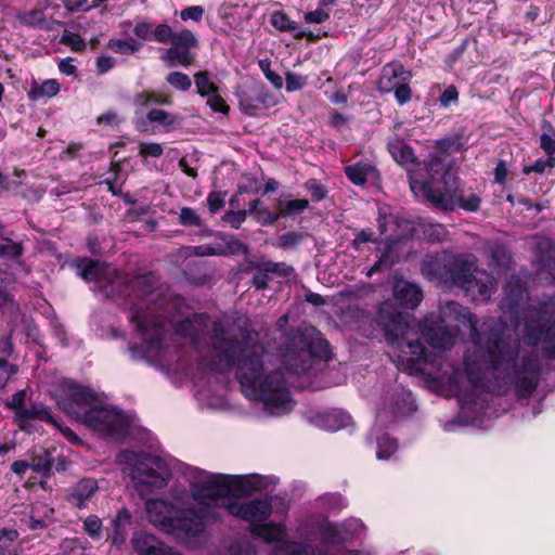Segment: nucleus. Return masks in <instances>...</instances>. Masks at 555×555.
<instances>
[{
    "instance_id": "nucleus-54",
    "label": "nucleus",
    "mask_w": 555,
    "mask_h": 555,
    "mask_svg": "<svg viewBox=\"0 0 555 555\" xmlns=\"http://www.w3.org/2000/svg\"><path fill=\"white\" fill-rule=\"evenodd\" d=\"M255 102L258 104V109L260 107L269 108L276 104L275 99L263 88L255 90Z\"/></svg>"
},
{
    "instance_id": "nucleus-53",
    "label": "nucleus",
    "mask_w": 555,
    "mask_h": 555,
    "mask_svg": "<svg viewBox=\"0 0 555 555\" xmlns=\"http://www.w3.org/2000/svg\"><path fill=\"white\" fill-rule=\"evenodd\" d=\"M304 20L307 24H322L330 20V13L320 5L314 11L306 12Z\"/></svg>"
},
{
    "instance_id": "nucleus-7",
    "label": "nucleus",
    "mask_w": 555,
    "mask_h": 555,
    "mask_svg": "<svg viewBox=\"0 0 555 555\" xmlns=\"http://www.w3.org/2000/svg\"><path fill=\"white\" fill-rule=\"evenodd\" d=\"M426 170L429 175L427 181L417 180L412 177L411 190L421 193L436 207L444 210H453L460 207L466 211H477L481 198L474 192L465 193L460 189L459 180L449 170H444V164L438 154H431L426 163Z\"/></svg>"
},
{
    "instance_id": "nucleus-30",
    "label": "nucleus",
    "mask_w": 555,
    "mask_h": 555,
    "mask_svg": "<svg viewBox=\"0 0 555 555\" xmlns=\"http://www.w3.org/2000/svg\"><path fill=\"white\" fill-rule=\"evenodd\" d=\"M537 249L540 253L539 261L541 270H555V248L548 238H541L537 243Z\"/></svg>"
},
{
    "instance_id": "nucleus-25",
    "label": "nucleus",
    "mask_w": 555,
    "mask_h": 555,
    "mask_svg": "<svg viewBox=\"0 0 555 555\" xmlns=\"http://www.w3.org/2000/svg\"><path fill=\"white\" fill-rule=\"evenodd\" d=\"M271 25L280 31L293 33L294 37L301 39L304 37L314 38L311 33L300 30L298 24L289 18L283 11H274L270 18Z\"/></svg>"
},
{
    "instance_id": "nucleus-14",
    "label": "nucleus",
    "mask_w": 555,
    "mask_h": 555,
    "mask_svg": "<svg viewBox=\"0 0 555 555\" xmlns=\"http://www.w3.org/2000/svg\"><path fill=\"white\" fill-rule=\"evenodd\" d=\"M197 44L198 41L195 35L189 29H183L176 34L170 48L162 55V60L167 62L168 67H175L176 65L190 66L194 62L191 49L196 48Z\"/></svg>"
},
{
    "instance_id": "nucleus-59",
    "label": "nucleus",
    "mask_w": 555,
    "mask_h": 555,
    "mask_svg": "<svg viewBox=\"0 0 555 555\" xmlns=\"http://www.w3.org/2000/svg\"><path fill=\"white\" fill-rule=\"evenodd\" d=\"M206 98L208 99L207 104L211 107L212 111L220 113H227L229 111L228 105L225 104L221 95L218 93V91L210 93V95Z\"/></svg>"
},
{
    "instance_id": "nucleus-36",
    "label": "nucleus",
    "mask_w": 555,
    "mask_h": 555,
    "mask_svg": "<svg viewBox=\"0 0 555 555\" xmlns=\"http://www.w3.org/2000/svg\"><path fill=\"white\" fill-rule=\"evenodd\" d=\"M52 463V454L49 451H43L41 454L33 457L30 466L36 473L47 477L51 473Z\"/></svg>"
},
{
    "instance_id": "nucleus-41",
    "label": "nucleus",
    "mask_w": 555,
    "mask_h": 555,
    "mask_svg": "<svg viewBox=\"0 0 555 555\" xmlns=\"http://www.w3.org/2000/svg\"><path fill=\"white\" fill-rule=\"evenodd\" d=\"M108 48L115 52L120 54H133L140 49V44L134 40H121V39H112L108 42Z\"/></svg>"
},
{
    "instance_id": "nucleus-37",
    "label": "nucleus",
    "mask_w": 555,
    "mask_h": 555,
    "mask_svg": "<svg viewBox=\"0 0 555 555\" xmlns=\"http://www.w3.org/2000/svg\"><path fill=\"white\" fill-rule=\"evenodd\" d=\"M423 233L425 237L430 242H446L449 236V231L441 223H427L424 225Z\"/></svg>"
},
{
    "instance_id": "nucleus-58",
    "label": "nucleus",
    "mask_w": 555,
    "mask_h": 555,
    "mask_svg": "<svg viewBox=\"0 0 555 555\" xmlns=\"http://www.w3.org/2000/svg\"><path fill=\"white\" fill-rule=\"evenodd\" d=\"M204 15V9L201 5L188 7L180 12L182 21H194L199 22Z\"/></svg>"
},
{
    "instance_id": "nucleus-4",
    "label": "nucleus",
    "mask_w": 555,
    "mask_h": 555,
    "mask_svg": "<svg viewBox=\"0 0 555 555\" xmlns=\"http://www.w3.org/2000/svg\"><path fill=\"white\" fill-rule=\"evenodd\" d=\"M57 405L85 426L114 438L122 437L129 426L128 417L106 404L90 387L74 380H63L55 393Z\"/></svg>"
},
{
    "instance_id": "nucleus-50",
    "label": "nucleus",
    "mask_w": 555,
    "mask_h": 555,
    "mask_svg": "<svg viewBox=\"0 0 555 555\" xmlns=\"http://www.w3.org/2000/svg\"><path fill=\"white\" fill-rule=\"evenodd\" d=\"M164 149L162 144L156 142H142L139 144V155L144 157L158 158L163 155Z\"/></svg>"
},
{
    "instance_id": "nucleus-33",
    "label": "nucleus",
    "mask_w": 555,
    "mask_h": 555,
    "mask_svg": "<svg viewBox=\"0 0 555 555\" xmlns=\"http://www.w3.org/2000/svg\"><path fill=\"white\" fill-rule=\"evenodd\" d=\"M16 415L21 421L41 420V421H47V422H50V423L56 425V423L50 415L49 411L44 406H40V405H34L31 408L20 409L16 412Z\"/></svg>"
},
{
    "instance_id": "nucleus-8",
    "label": "nucleus",
    "mask_w": 555,
    "mask_h": 555,
    "mask_svg": "<svg viewBox=\"0 0 555 555\" xmlns=\"http://www.w3.org/2000/svg\"><path fill=\"white\" fill-rule=\"evenodd\" d=\"M145 511L155 527L188 543L204 532L208 517L202 509H178L172 504L156 499L146 500Z\"/></svg>"
},
{
    "instance_id": "nucleus-49",
    "label": "nucleus",
    "mask_w": 555,
    "mask_h": 555,
    "mask_svg": "<svg viewBox=\"0 0 555 555\" xmlns=\"http://www.w3.org/2000/svg\"><path fill=\"white\" fill-rule=\"evenodd\" d=\"M176 34L173 33L172 28L166 24L162 23L157 25L153 33V40L159 43H166L168 41H172Z\"/></svg>"
},
{
    "instance_id": "nucleus-46",
    "label": "nucleus",
    "mask_w": 555,
    "mask_h": 555,
    "mask_svg": "<svg viewBox=\"0 0 555 555\" xmlns=\"http://www.w3.org/2000/svg\"><path fill=\"white\" fill-rule=\"evenodd\" d=\"M286 81V91L294 92L301 90L308 82V78L302 75L294 74L292 72L286 73L285 77Z\"/></svg>"
},
{
    "instance_id": "nucleus-31",
    "label": "nucleus",
    "mask_w": 555,
    "mask_h": 555,
    "mask_svg": "<svg viewBox=\"0 0 555 555\" xmlns=\"http://www.w3.org/2000/svg\"><path fill=\"white\" fill-rule=\"evenodd\" d=\"M248 212L254 215L256 221L262 225H270L281 218L280 211L271 212L268 207L262 205L260 199L250 203Z\"/></svg>"
},
{
    "instance_id": "nucleus-57",
    "label": "nucleus",
    "mask_w": 555,
    "mask_h": 555,
    "mask_svg": "<svg viewBox=\"0 0 555 555\" xmlns=\"http://www.w3.org/2000/svg\"><path fill=\"white\" fill-rule=\"evenodd\" d=\"M17 367L0 358V387H4L10 377L16 374Z\"/></svg>"
},
{
    "instance_id": "nucleus-63",
    "label": "nucleus",
    "mask_w": 555,
    "mask_h": 555,
    "mask_svg": "<svg viewBox=\"0 0 555 555\" xmlns=\"http://www.w3.org/2000/svg\"><path fill=\"white\" fill-rule=\"evenodd\" d=\"M133 33L140 39L152 40L154 30L152 29V24L147 22H140L133 28Z\"/></svg>"
},
{
    "instance_id": "nucleus-40",
    "label": "nucleus",
    "mask_w": 555,
    "mask_h": 555,
    "mask_svg": "<svg viewBox=\"0 0 555 555\" xmlns=\"http://www.w3.org/2000/svg\"><path fill=\"white\" fill-rule=\"evenodd\" d=\"M23 246L22 243L13 242L10 238H2L0 241V257L15 259L22 256Z\"/></svg>"
},
{
    "instance_id": "nucleus-22",
    "label": "nucleus",
    "mask_w": 555,
    "mask_h": 555,
    "mask_svg": "<svg viewBox=\"0 0 555 555\" xmlns=\"http://www.w3.org/2000/svg\"><path fill=\"white\" fill-rule=\"evenodd\" d=\"M393 296L401 306L415 309L423 300V291L417 284L398 280L393 286Z\"/></svg>"
},
{
    "instance_id": "nucleus-42",
    "label": "nucleus",
    "mask_w": 555,
    "mask_h": 555,
    "mask_svg": "<svg viewBox=\"0 0 555 555\" xmlns=\"http://www.w3.org/2000/svg\"><path fill=\"white\" fill-rule=\"evenodd\" d=\"M309 206V202L305 198L292 199L279 210L281 217L294 216L304 212Z\"/></svg>"
},
{
    "instance_id": "nucleus-5",
    "label": "nucleus",
    "mask_w": 555,
    "mask_h": 555,
    "mask_svg": "<svg viewBox=\"0 0 555 555\" xmlns=\"http://www.w3.org/2000/svg\"><path fill=\"white\" fill-rule=\"evenodd\" d=\"M137 285L142 288L143 298L133 305L129 319L135 325L142 338V345L130 347V356L133 360H158L165 349L164 340L167 332L163 291L154 287L156 279L152 274L138 278Z\"/></svg>"
},
{
    "instance_id": "nucleus-48",
    "label": "nucleus",
    "mask_w": 555,
    "mask_h": 555,
    "mask_svg": "<svg viewBox=\"0 0 555 555\" xmlns=\"http://www.w3.org/2000/svg\"><path fill=\"white\" fill-rule=\"evenodd\" d=\"M83 529L92 539H99L102 531V521L98 516L90 515L83 521Z\"/></svg>"
},
{
    "instance_id": "nucleus-12",
    "label": "nucleus",
    "mask_w": 555,
    "mask_h": 555,
    "mask_svg": "<svg viewBox=\"0 0 555 555\" xmlns=\"http://www.w3.org/2000/svg\"><path fill=\"white\" fill-rule=\"evenodd\" d=\"M524 338L528 345H541L546 358L555 359V300L529 306L524 313Z\"/></svg>"
},
{
    "instance_id": "nucleus-34",
    "label": "nucleus",
    "mask_w": 555,
    "mask_h": 555,
    "mask_svg": "<svg viewBox=\"0 0 555 555\" xmlns=\"http://www.w3.org/2000/svg\"><path fill=\"white\" fill-rule=\"evenodd\" d=\"M146 120L151 124H156L164 128H171L177 124L178 118L176 115L163 109L153 108L147 112Z\"/></svg>"
},
{
    "instance_id": "nucleus-47",
    "label": "nucleus",
    "mask_w": 555,
    "mask_h": 555,
    "mask_svg": "<svg viewBox=\"0 0 555 555\" xmlns=\"http://www.w3.org/2000/svg\"><path fill=\"white\" fill-rule=\"evenodd\" d=\"M225 192L214 191L210 192L207 196L208 209L211 214L218 212L225 205Z\"/></svg>"
},
{
    "instance_id": "nucleus-6",
    "label": "nucleus",
    "mask_w": 555,
    "mask_h": 555,
    "mask_svg": "<svg viewBox=\"0 0 555 555\" xmlns=\"http://www.w3.org/2000/svg\"><path fill=\"white\" fill-rule=\"evenodd\" d=\"M183 476L198 504L225 508L233 498L250 495L268 487L267 478L260 475L212 474L190 465H185Z\"/></svg>"
},
{
    "instance_id": "nucleus-62",
    "label": "nucleus",
    "mask_w": 555,
    "mask_h": 555,
    "mask_svg": "<svg viewBox=\"0 0 555 555\" xmlns=\"http://www.w3.org/2000/svg\"><path fill=\"white\" fill-rule=\"evenodd\" d=\"M552 130V134L543 133L540 138L541 147L544 150L547 156H554L555 154V130Z\"/></svg>"
},
{
    "instance_id": "nucleus-28",
    "label": "nucleus",
    "mask_w": 555,
    "mask_h": 555,
    "mask_svg": "<svg viewBox=\"0 0 555 555\" xmlns=\"http://www.w3.org/2000/svg\"><path fill=\"white\" fill-rule=\"evenodd\" d=\"M483 253L489 259V266L498 268H507L511 263V253L502 244H490L485 248Z\"/></svg>"
},
{
    "instance_id": "nucleus-24",
    "label": "nucleus",
    "mask_w": 555,
    "mask_h": 555,
    "mask_svg": "<svg viewBox=\"0 0 555 555\" xmlns=\"http://www.w3.org/2000/svg\"><path fill=\"white\" fill-rule=\"evenodd\" d=\"M345 175L356 185H364L369 181L378 179V170L369 162H359L353 165L346 166Z\"/></svg>"
},
{
    "instance_id": "nucleus-44",
    "label": "nucleus",
    "mask_w": 555,
    "mask_h": 555,
    "mask_svg": "<svg viewBox=\"0 0 555 555\" xmlns=\"http://www.w3.org/2000/svg\"><path fill=\"white\" fill-rule=\"evenodd\" d=\"M18 533L14 529L0 530V555H10Z\"/></svg>"
},
{
    "instance_id": "nucleus-17",
    "label": "nucleus",
    "mask_w": 555,
    "mask_h": 555,
    "mask_svg": "<svg viewBox=\"0 0 555 555\" xmlns=\"http://www.w3.org/2000/svg\"><path fill=\"white\" fill-rule=\"evenodd\" d=\"M459 327L441 323L425 325L422 334L431 348L441 350L450 349L459 336Z\"/></svg>"
},
{
    "instance_id": "nucleus-45",
    "label": "nucleus",
    "mask_w": 555,
    "mask_h": 555,
    "mask_svg": "<svg viewBox=\"0 0 555 555\" xmlns=\"http://www.w3.org/2000/svg\"><path fill=\"white\" fill-rule=\"evenodd\" d=\"M179 221L182 225L185 227H197L201 228L204 225L201 217L195 212L194 209L190 207H182L179 215Z\"/></svg>"
},
{
    "instance_id": "nucleus-35",
    "label": "nucleus",
    "mask_w": 555,
    "mask_h": 555,
    "mask_svg": "<svg viewBox=\"0 0 555 555\" xmlns=\"http://www.w3.org/2000/svg\"><path fill=\"white\" fill-rule=\"evenodd\" d=\"M151 103L169 105L171 99L168 95L156 94L147 91L138 93L134 96V104L138 108H146Z\"/></svg>"
},
{
    "instance_id": "nucleus-27",
    "label": "nucleus",
    "mask_w": 555,
    "mask_h": 555,
    "mask_svg": "<svg viewBox=\"0 0 555 555\" xmlns=\"http://www.w3.org/2000/svg\"><path fill=\"white\" fill-rule=\"evenodd\" d=\"M253 533L261 539H263L266 542H278V544L281 541H284L285 535V527L281 524H259L254 527Z\"/></svg>"
},
{
    "instance_id": "nucleus-19",
    "label": "nucleus",
    "mask_w": 555,
    "mask_h": 555,
    "mask_svg": "<svg viewBox=\"0 0 555 555\" xmlns=\"http://www.w3.org/2000/svg\"><path fill=\"white\" fill-rule=\"evenodd\" d=\"M410 79L411 73L406 72L402 64L389 63L382 69V74L377 82V90L382 93H389L402 81H409Z\"/></svg>"
},
{
    "instance_id": "nucleus-3",
    "label": "nucleus",
    "mask_w": 555,
    "mask_h": 555,
    "mask_svg": "<svg viewBox=\"0 0 555 555\" xmlns=\"http://www.w3.org/2000/svg\"><path fill=\"white\" fill-rule=\"evenodd\" d=\"M421 273L438 285L461 288L473 300L487 301L495 289L492 274L479 269L477 257L469 253L428 254L422 259Z\"/></svg>"
},
{
    "instance_id": "nucleus-64",
    "label": "nucleus",
    "mask_w": 555,
    "mask_h": 555,
    "mask_svg": "<svg viewBox=\"0 0 555 555\" xmlns=\"http://www.w3.org/2000/svg\"><path fill=\"white\" fill-rule=\"evenodd\" d=\"M306 188L317 201L323 199L326 195L324 186L315 179L308 180Z\"/></svg>"
},
{
    "instance_id": "nucleus-26",
    "label": "nucleus",
    "mask_w": 555,
    "mask_h": 555,
    "mask_svg": "<svg viewBox=\"0 0 555 555\" xmlns=\"http://www.w3.org/2000/svg\"><path fill=\"white\" fill-rule=\"evenodd\" d=\"M77 269L78 275L88 282L104 279L108 271V267L105 263L92 259L80 260L77 263Z\"/></svg>"
},
{
    "instance_id": "nucleus-2",
    "label": "nucleus",
    "mask_w": 555,
    "mask_h": 555,
    "mask_svg": "<svg viewBox=\"0 0 555 555\" xmlns=\"http://www.w3.org/2000/svg\"><path fill=\"white\" fill-rule=\"evenodd\" d=\"M175 332L196 345L207 336L211 358L203 359L199 366L214 373L235 369L244 396L261 402L268 414L281 416L293 410L295 401L283 373L271 367V354L251 335L242 331L237 335L224 322L205 314L178 322Z\"/></svg>"
},
{
    "instance_id": "nucleus-16",
    "label": "nucleus",
    "mask_w": 555,
    "mask_h": 555,
    "mask_svg": "<svg viewBox=\"0 0 555 555\" xmlns=\"http://www.w3.org/2000/svg\"><path fill=\"white\" fill-rule=\"evenodd\" d=\"M250 270L253 272V285L257 289L267 288L272 275L286 278L293 272L291 266L271 260H261L253 263Z\"/></svg>"
},
{
    "instance_id": "nucleus-20",
    "label": "nucleus",
    "mask_w": 555,
    "mask_h": 555,
    "mask_svg": "<svg viewBox=\"0 0 555 555\" xmlns=\"http://www.w3.org/2000/svg\"><path fill=\"white\" fill-rule=\"evenodd\" d=\"M308 418L318 427L330 431L339 430L351 424V416L341 410L325 413L310 412Z\"/></svg>"
},
{
    "instance_id": "nucleus-9",
    "label": "nucleus",
    "mask_w": 555,
    "mask_h": 555,
    "mask_svg": "<svg viewBox=\"0 0 555 555\" xmlns=\"http://www.w3.org/2000/svg\"><path fill=\"white\" fill-rule=\"evenodd\" d=\"M415 409L412 393L401 386L393 387L384 398L383 405L378 409L376 422L369 440L373 438L377 444L376 457L388 460L397 451V441L383 431L386 423H392L397 418L408 415Z\"/></svg>"
},
{
    "instance_id": "nucleus-18",
    "label": "nucleus",
    "mask_w": 555,
    "mask_h": 555,
    "mask_svg": "<svg viewBox=\"0 0 555 555\" xmlns=\"http://www.w3.org/2000/svg\"><path fill=\"white\" fill-rule=\"evenodd\" d=\"M131 542L139 555H180L154 535L145 532L134 533Z\"/></svg>"
},
{
    "instance_id": "nucleus-56",
    "label": "nucleus",
    "mask_w": 555,
    "mask_h": 555,
    "mask_svg": "<svg viewBox=\"0 0 555 555\" xmlns=\"http://www.w3.org/2000/svg\"><path fill=\"white\" fill-rule=\"evenodd\" d=\"M247 214H249L248 210L228 211L224 214L223 220L232 228L238 229L246 220Z\"/></svg>"
},
{
    "instance_id": "nucleus-10",
    "label": "nucleus",
    "mask_w": 555,
    "mask_h": 555,
    "mask_svg": "<svg viewBox=\"0 0 555 555\" xmlns=\"http://www.w3.org/2000/svg\"><path fill=\"white\" fill-rule=\"evenodd\" d=\"M117 463L124 465V470L141 492L144 489L160 490L168 485L171 478L169 464L164 459L151 453L125 450L118 453Z\"/></svg>"
},
{
    "instance_id": "nucleus-23",
    "label": "nucleus",
    "mask_w": 555,
    "mask_h": 555,
    "mask_svg": "<svg viewBox=\"0 0 555 555\" xmlns=\"http://www.w3.org/2000/svg\"><path fill=\"white\" fill-rule=\"evenodd\" d=\"M388 151L391 154L392 158L402 167L408 170L409 181L411 182L412 177L421 180L414 172L413 167L416 165V156L413 153V150L402 142L401 140H396L393 142L388 143Z\"/></svg>"
},
{
    "instance_id": "nucleus-11",
    "label": "nucleus",
    "mask_w": 555,
    "mask_h": 555,
    "mask_svg": "<svg viewBox=\"0 0 555 555\" xmlns=\"http://www.w3.org/2000/svg\"><path fill=\"white\" fill-rule=\"evenodd\" d=\"M330 357L327 340L314 327H305L289 336L282 352L283 363L295 374L310 370L314 358L327 360Z\"/></svg>"
},
{
    "instance_id": "nucleus-43",
    "label": "nucleus",
    "mask_w": 555,
    "mask_h": 555,
    "mask_svg": "<svg viewBox=\"0 0 555 555\" xmlns=\"http://www.w3.org/2000/svg\"><path fill=\"white\" fill-rule=\"evenodd\" d=\"M166 81L180 91H188L192 86L190 77L181 72H170L166 77Z\"/></svg>"
},
{
    "instance_id": "nucleus-32",
    "label": "nucleus",
    "mask_w": 555,
    "mask_h": 555,
    "mask_svg": "<svg viewBox=\"0 0 555 555\" xmlns=\"http://www.w3.org/2000/svg\"><path fill=\"white\" fill-rule=\"evenodd\" d=\"M15 17L23 26L31 28H41L46 24L44 12L40 9L18 12Z\"/></svg>"
},
{
    "instance_id": "nucleus-52",
    "label": "nucleus",
    "mask_w": 555,
    "mask_h": 555,
    "mask_svg": "<svg viewBox=\"0 0 555 555\" xmlns=\"http://www.w3.org/2000/svg\"><path fill=\"white\" fill-rule=\"evenodd\" d=\"M555 167V157L554 156H547L546 159H537L533 165L525 167L524 172L526 175L530 172H537V173H543L547 168H554Z\"/></svg>"
},
{
    "instance_id": "nucleus-39",
    "label": "nucleus",
    "mask_w": 555,
    "mask_h": 555,
    "mask_svg": "<svg viewBox=\"0 0 555 555\" xmlns=\"http://www.w3.org/2000/svg\"><path fill=\"white\" fill-rule=\"evenodd\" d=\"M0 310L3 314L16 318L20 313L17 302H15L13 295L5 288L0 287Z\"/></svg>"
},
{
    "instance_id": "nucleus-29",
    "label": "nucleus",
    "mask_w": 555,
    "mask_h": 555,
    "mask_svg": "<svg viewBox=\"0 0 555 555\" xmlns=\"http://www.w3.org/2000/svg\"><path fill=\"white\" fill-rule=\"evenodd\" d=\"M60 91V83L55 79H47L40 83L33 82L28 91L31 101H39L56 95Z\"/></svg>"
},
{
    "instance_id": "nucleus-51",
    "label": "nucleus",
    "mask_w": 555,
    "mask_h": 555,
    "mask_svg": "<svg viewBox=\"0 0 555 555\" xmlns=\"http://www.w3.org/2000/svg\"><path fill=\"white\" fill-rule=\"evenodd\" d=\"M61 41L64 44L70 47L74 51L80 52L86 48L83 39L79 35L72 31L65 30L62 35Z\"/></svg>"
},
{
    "instance_id": "nucleus-21",
    "label": "nucleus",
    "mask_w": 555,
    "mask_h": 555,
    "mask_svg": "<svg viewBox=\"0 0 555 555\" xmlns=\"http://www.w3.org/2000/svg\"><path fill=\"white\" fill-rule=\"evenodd\" d=\"M98 490L94 478H83L68 489L67 500L77 508H85Z\"/></svg>"
},
{
    "instance_id": "nucleus-60",
    "label": "nucleus",
    "mask_w": 555,
    "mask_h": 555,
    "mask_svg": "<svg viewBox=\"0 0 555 555\" xmlns=\"http://www.w3.org/2000/svg\"><path fill=\"white\" fill-rule=\"evenodd\" d=\"M302 241V234L297 232H288L279 237V246L289 248L296 246Z\"/></svg>"
},
{
    "instance_id": "nucleus-15",
    "label": "nucleus",
    "mask_w": 555,
    "mask_h": 555,
    "mask_svg": "<svg viewBox=\"0 0 555 555\" xmlns=\"http://www.w3.org/2000/svg\"><path fill=\"white\" fill-rule=\"evenodd\" d=\"M227 511L233 516L249 521L255 527L269 518L272 506L268 500L255 499L241 503L237 501V498H233L231 502L228 503Z\"/></svg>"
},
{
    "instance_id": "nucleus-1",
    "label": "nucleus",
    "mask_w": 555,
    "mask_h": 555,
    "mask_svg": "<svg viewBox=\"0 0 555 555\" xmlns=\"http://www.w3.org/2000/svg\"><path fill=\"white\" fill-rule=\"evenodd\" d=\"M528 298L524 282L512 276L504 288L501 302L503 315L489 318L478 325L467 308L456 301L439 307L438 323L461 322L469 327V346L464 356V371L443 358L429 360L417 332L404 320L393 302L386 300L378 307L376 323L384 331L389 357L396 366L409 374H417L430 365L437 379L461 402L462 413L468 414L482 391L506 393L514 386L518 398H529L538 387L540 363L538 354L520 348L516 334L519 309Z\"/></svg>"
},
{
    "instance_id": "nucleus-13",
    "label": "nucleus",
    "mask_w": 555,
    "mask_h": 555,
    "mask_svg": "<svg viewBox=\"0 0 555 555\" xmlns=\"http://www.w3.org/2000/svg\"><path fill=\"white\" fill-rule=\"evenodd\" d=\"M364 529L363 522L358 518H350L341 524H335L327 519L313 521V532L319 534L321 542L331 548L332 555H373L372 553L360 554L348 551L343 546L345 542L359 537Z\"/></svg>"
},
{
    "instance_id": "nucleus-61",
    "label": "nucleus",
    "mask_w": 555,
    "mask_h": 555,
    "mask_svg": "<svg viewBox=\"0 0 555 555\" xmlns=\"http://www.w3.org/2000/svg\"><path fill=\"white\" fill-rule=\"evenodd\" d=\"M259 65H260V68L262 69L263 74L266 75L267 79L276 89H281L283 87V79H282V77L270 69V64L269 63H267L264 61H260Z\"/></svg>"
},
{
    "instance_id": "nucleus-55",
    "label": "nucleus",
    "mask_w": 555,
    "mask_h": 555,
    "mask_svg": "<svg viewBox=\"0 0 555 555\" xmlns=\"http://www.w3.org/2000/svg\"><path fill=\"white\" fill-rule=\"evenodd\" d=\"M408 82L409 81H402L399 86L392 89V91L395 92V98L399 105H404L411 100L412 91Z\"/></svg>"
},
{
    "instance_id": "nucleus-38",
    "label": "nucleus",
    "mask_w": 555,
    "mask_h": 555,
    "mask_svg": "<svg viewBox=\"0 0 555 555\" xmlns=\"http://www.w3.org/2000/svg\"><path fill=\"white\" fill-rule=\"evenodd\" d=\"M197 93L202 96H208L210 93L218 91V87L210 80L208 72H199L194 76Z\"/></svg>"
}]
</instances>
